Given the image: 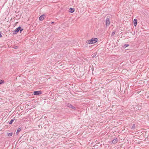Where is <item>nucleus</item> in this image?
<instances>
[{
	"label": "nucleus",
	"instance_id": "obj_1",
	"mask_svg": "<svg viewBox=\"0 0 149 149\" xmlns=\"http://www.w3.org/2000/svg\"><path fill=\"white\" fill-rule=\"evenodd\" d=\"M98 41V39L96 38H93L91 40H87V42L88 44L95 43Z\"/></svg>",
	"mask_w": 149,
	"mask_h": 149
},
{
	"label": "nucleus",
	"instance_id": "obj_2",
	"mask_svg": "<svg viewBox=\"0 0 149 149\" xmlns=\"http://www.w3.org/2000/svg\"><path fill=\"white\" fill-rule=\"evenodd\" d=\"M23 29H21V27L20 26L19 27L17 28H16L14 31V32L13 33V34H16L17 32H18L19 31H20V32H21Z\"/></svg>",
	"mask_w": 149,
	"mask_h": 149
},
{
	"label": "nucleus",
	"instance_id": "obj_3",
	"mask_svg": "<svg viewBox=\"0 0 149 149\" xmlns=\"http://www.w3.org/2000/svg\"><path fill=\"white\" fill-rule=\"evenodd\" d=\"M109 18L108 17H107V18L106 19V26H108L110 24Z\"/></svg>",
	"mask_w": 149,
	"mask_h": 149
},
{
	"label": "nucleus",
	"instance_id": "obj_4",
	"mask_svg": "<svg viewBox=\"0 0 149 149\" xmlns=\"http://www.w3.org/2000/svg\"><path fill=\"white\" fill-rule=\"evenodd\" d=\"M67 106L70 108H71L73 109H75V108L71 104L69 103H67L66 104Z\"/></svg>",
	"mask_w": 149,
	"mask_h": 149
},
{
	"label": "nucleus",
	"instance_id": "obj_5",
	"mask_svg": "<svg viewBox=\"0 0 149 149\" xmlns=\"http://www.w3.org/2000/svg\"><path fill=\"white\" fill-rule=\"evenodd\" d=\"M41 92L40 91H35L33 92L34 95H38L41 94Z\"/></svg>",
	"mask_w": 149,
	"mask_h": 149
},
{
	"label": "nucleus",
	"instance_id": "obj_6",
	"mask_svg": "<svg viewBox=\"0 0 149 149\" xmlns=\"http://www.w3.org/2000/svg\"><path fill=\"white\" fill-rule=\"evenodd\" d=\"M45 17V15H42L40 17H39V19L40 21H42L44 19Z\"/></svg>",
	"mask_w": 149,
	"mask_h": 149
},
{
	"label": "nucleus",
	"instance_id": "obj_7",
	"mask_svg": "<svg viewBox=\"0 0 149 149\" xmlns=\"http://www.w3.org/2000/svg\"><path fill=\"white\" fill-rule=\"evenodd\" d=\"M137 20L136 19H134L133 22H134V26H136L137 24Z\"/></svg>",
	"mask_w": 149,
	"mask_h": 149
},
{
	"label": "nucleus",
	"instance_id": "obj_8",
	"mask_svg": "<svg viewBox=\"0 0 149 149\" xmlns=\"http://www.w3.org/2000/svg\"><path fill=\"white\" fill-rule=\"evenodd\" d=\"M118 142V139L117 138L114 139L112 141V143L115 144Z\"/></svg>",
	"mask_w": 149,
	"mask_h": 149
},
{
	"label": "nucleus",
	"instance_id": "obj_9",
	"mask_svg": "<svg viewBox=\"0 0 149 149\" xmlns=\"http://www.w3.org/2000/svg\"><path fill=\"white\" fill-rule=\"evenodd\" d=\"M74 8H71L69 9V11L71 13H72L74 12Z\"/></svg>",
	"mask_w": 149,
	"mask_h": 149
},
{
	"label": "nucleus",
	"instance_id": "obj_10",
	"mask_svg": "<svg viewBox=\"0 0 149 149\" xmlns=\"http://www.w3.org/2000/svg\"><path fill=\"white\" fill-rule=\"evenodd\" d=\"M21 130V129L20 128H18L17 130V131L16 132V134H18V132H19Z\"/></svg>",
	"mask_w": 149,
	"mask_h": 149
},
{
	"label": "nucleus",
	"instance_id": "obj_11",
	"mask_svg": "<svg viewBox=\"0 0 149 149\" xmlns=\"http://www.w3.org/2000/svg\"><path fill=\"white\" fill-rule=\"evenodd\" d=\"M129 44H125L124 45V47L125 48L129 46Z\"/></svg>",
	"mask_w": 149,
	"mask_h": 149
},
{
	"label": "nucleus",
	"instance_id": "obj_12",
	"mask_svg": "<svg viewBox=\"0 0 149 149\" xmlns=\"http://www.w3.org/2000/svg\"><path fill=\"white\" fill-rule=\"evenodd\" d=\"M14 120H13V119L11 120L10 121V122H9V124H12V123H13V121H14Z\"/></svg>",
	"mask_w": 149,
	"mask_h": 149
},
{
	"label": "nucleus",
	"instance_id": "obj_13",
	"mask_svg": "<svg viewBox=\"0 0 149 149\" xmlns=\"http://www.w3.org/2000/svg\"><path fill=\"white\" fill-rule=\"evenodd\" d=\"M12 135H13V133L12 132L10 133H9L8 134V136H12Z\"/></svg>",
	"mask_w": 149,
	"mask_h": 149
},
{
	"label": "nucleus",
	"instance_id": "obj_14",
	"mask_svg": "<svg viewBox=\"0 0 149 149\" xmlns=\"http://www.w3.org/2000/svg\"><path fill=\"white\" fill-rule=\"evenodd\" d=\"M116 33V31H113L111 33V36H114L115 33Z\"/></svg>",
	"mask_w": 149,
	"mask_h": 149
},
{
	"label": "nucleus",
	"instance_id": "obj_15",
	"mask_svg": "<svg viewBox=\"0 0 149 149\" xmlns=\"http://www.w3.org/2000/svg\"><path fill=\"white\" fill-rule=\"evenodd\" d=\"M135 124H134L133 125H132V129H134V128H135Z\"/></svg>",
	"mask_w": 149,
	"mask_h": 149
},
{
	"label": "nucleus",
	"instance_id": "obj_16",
	"mask_svg": "<svg viewBox=\"0 0 149 149\" xmlns=\"http://www.w3.org/2000/svg\"><path fill=\"white\" fill-rule=\"evenodd\" d=\"M4 82L2 80H0V84H2Z\"/></svg>",
	"mask_w": 149,
	"mask_h": 149
},
{
	"label": "nucleus",
	"instance_id": "obj_17",
	"mask_svg": "<svg viewBox=\"0 0 149 149\" xmlns=\"http://www.w3.org/2000/svg\"><path fill=\"white\" fill-rule=\"evenodd\" d=\"M17 48H18V46H15L14 47V48L15 49H17Z\"/></svg>",
	"mask_w": 149,
	"mask_h": 149
},
{
	"label": "nucleus",
	"instance_id": "obj_18",
	"mask_svg": "<svg viewBox=\"0 0 149 149\" xmlns=\"http://www.w3.org/2000/svg\"><path fill=\"white\" fill-rule=\"evenodd\" d=\"M2 37V35L1 34V32L0 31V37Z\"/></svg>",
	"mask_w": 149,
	"mask_h": 149
},
{
	"label": "nucleus",
	"instance_id": "obj_19",
	"mask_svg": "<svg viewBox=\"0 0 149 149\" xmlns=\"http://www.w3.org/2000/svg\"><path fill=\"white\" fill-rule=\"evenodd\" d=\"M54 23V22H52L51 23V24H53Z\"/></svg>",
	"mask_w": 149,
	"mask_h": 149
},
{
	"label": "nucleus",
	"instance_id": "obj_20",
	"mask_svg": "<svg viewBox=\"0 0 149 149\" xmlns=\"http://www.w3.org/2000/svg\"><path fill=\"white\" fill-rule=\"evenodd\" d=\"M93 57H94V55L93 56Z\"/></svg>",
	"mask_w": 149,
	"mask_h": 149
},
{
	"label": "nucleus",
	"instance_id": "obj_21",
	"mask_svg": "<svg viewBox=\"0 0 149 149\" xmlns=\"http://www.w3.org/2000/svg\"><path fill=\"white\" fill-rule=\"evenodd\" d=\"M104 70V69H103V70Z\"/></svg>",
	"mask_w": 149,
	"mask_h": 149
}]
</instances>
